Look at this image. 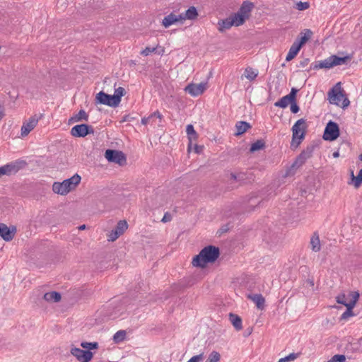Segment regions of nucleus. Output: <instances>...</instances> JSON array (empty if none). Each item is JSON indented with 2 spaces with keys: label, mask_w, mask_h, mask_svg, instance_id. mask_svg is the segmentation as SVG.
<instances>
[{
  "label": "nucleus",
  "mask_w": 362,
  "mask_h": 362,
  "mask_svg": "<svg viewBox=\"0 0 362 362\" xmlns=\"http://www.w3.org/2000/svg\"><path fill=\"white\" fill-rule=\"evenodd\" d=\"M327 95L331 104L341 106L343 108L350 105V101L344 93L339 82L329 90Z\"/></svg>",
  "instance_id": "7ed1b4c3"
},
{
  "label": "nucleus",
  "mask_w": 362,
  "mask_h": 362,
  "mask_svg": "<svg viewBox=\"0 0 362 362\" xmlns=\"http://www.w3.org/2000/svg\"><path fill=\"white\" fill-rule=\"evenodd\" d=\"M204 358V354H200L196 356H192L190 359L187 361V362H199L202 361Z\"/></svg>",
  "instance_id": "37998d69"
},
{
  "label": "nucleus",
  "mask_w": 362,
  "mask_h": 362,
  "mask_svg": "<svg viewBox=\"0 0 362 362\" xmlns=\"http://www.w3.org/2000/svg\"><path fill=\"white\" fill-rule=\"evenodd\" d=\"M151 116H152V118L153 119L154 117H157L159 119H162V115L158 112V111H156L154 112L153 113H152L151 115Z\"/></svg>",
  "instance_id": "8fccbe9b"
},
{
  "label": "nucleus",
  "mask_w": 362,
  "mask_h": 362,
  "mask_svg": "<svg viewBox=\"0 0 362 362\" xmlns=\"http://www.w3.org/2000/svg\"><path fill=\"white\" fill-rule=\"evenodd\" d=\"M332 156L334 158H338L339 156V151H334L332 154Z\"/></svg>",
  "instance_id": "3c124183"
},
{
  "label": "nucleus",
  "mask_w": 362,
  "mask_h": 362,
  "mask_svg": "<svg viewBox=\"0 0 362 362\" xmlns=\"http://www.w3.org/2000/svg\"><path fill=\"white\" fill-rule=\"evenodd\" d=\"M247 298L254 302L258 309L262 310L264 307L265 299L262 294L249 293L247 295Z\"/></svg>",
  "instance_id": "aec40b11"
},
{
  "label": "nucleus",
  "mask_w": 362,
  "mask_h": 362,
  "mask_svg": "<svg viewBox=\"0 0 362 362\" xmlns=\"http://www.w3.org/2000/svg\"><path fill=\"white\" fill-rule=\"evenodd\" d=\"M351 177L352 184L356 188H358L362 185V169H361L357 175H354V171H351Z\"/></svg>",
  "instance_id": "c85d7f7f"
},
{
  "label": "nucleus",
  "mask_w": 362,
  "mask_h": 362,
  "mask_svg": "<svg viewBox=\"0 0 362 362\" xmlns=\"http://www.w3.org/2000/svg\"><path fill=\"white\" fill-rule=\"evenodd\" d=\"M359 298V293L358 292H350L348 295L345 293L339 294L336 297V300L338 303L342 304L347 307V305L354 300V304L356 303Z\"/></svg>",
  "instance_id": "2eb2a0df"
},
{
  "label": "nucleus",
  "mask_w": 362,
  "mask_h": 362,
  "mask_svg": "<svg viewBox=\"0 0 362 362\" xmlns=\"http://www.w3.org/2000/svg\"><path fill=\"white\" fill-rule=\"evenodd\" d=\"M40 118V117L35 115L23 123L21 129L22 137L26 136L37 126Z\"/></svg>",
  "instance_id": "dca6fc26"
},
{
  "label": "nucleus",
  "mask_w": 362,
  "mask_h": 362,
  "mask_svg": "<svg viewBox=\"0 0 362 362\" xmlns=\"http://www.w3.org/2000/svg\"><path fill=\"white\" fill-rule=\"evenodd\" d=\"M95 101L97 103L105 105L110 107H115L118 106L114 96L112 95L107 94L103 91H100L96 95Z\"/></svg>",
  "instance_id": "4468645a"
},
{
  "label": "nucleus",
  "mask_w": 362,
  "mask_h": 362,
  "mask_svg": "<svg viewBox=\"0 0 362 362\" xmlns=\"http://www.w3.org/2000/svg\"><path fill=\"white\" fill-rule=\"evenodd\" d=\"M86 228V225H81L78 227L79 230H84Z\"/></svg>",
  "instance_id": "603ef678"
},
{
  "label": "nucleus",
  "mask_w": 362,
  "mask_h": 362,
  "mask_svg": "<svg viewBox=\"0 0 362 362\" xmlns=\"http://www.w3.org/2000/svg\"><path fill=\"white\" fill-rule=\"evenodd\" d=\"M334 362H345L346 357L344 355L337 354L332 357Z\"/></svg>",
  "instance_id": "c03bdc74"
},
{
  "label": "nucleus",
  "mask_w": 362,
  "mask_h": 362,
  "mask_svg": "<svg viewBox=\"0 0 362 362\" xmlns=\"http://www.w3.org/2000/svg\"><path fill=\"white\" fill-rule=\"evenodd\" d=\"M221 356L217 351H212L206 361L208 362H218L220 361Z\"/></svg>",
  "instance_id": "58836bf2"
},
{
  "label": "nucleus",
  "mask_w": 362,
  "mask_h": 362,
  "mask_svg": "<svg viewBox=\"0 0 362 362\" xmlns=\"http://www.w3.org/2000/svg\"><path fill=\"white\" fill-rule=\"evenodd\" d=\"M186 132L189 139H196L197 133L192 124H188L186 127Z\"/></svg>",
  "instance_id": "4c0bfd02"
},
{
  "label": "nucleus",
  "mask_w": 362,
  "mask_h": 362,
  "mask_svg": "<svg viewBox=\"0 0 362 362\" xmlns=\"http://www.w3.org/2000/svg\"><path fill=\"white\" fill-rule=\"evenodd\" d=\"M81 179L78 174H75L71 177L66 179L62 182H54L52 185V190L57 194L66 195L76 188L80 183Z\"/></svg>",
  "instance_id": "f03ea898"
},
{
  "label": "nucleus",
  "mask_w": 362,
  "mask_h": 362,
  "mask_svg": "<svg viewBox=\"0 0 362 362\" xmlns=\"http://www.w3.org/2000/svg\"><path fill=\"white\" fill-rule=\"evenodd\" d=\"M182 22L186 20H194L198 16L197 8L194 6H190L185 13H180Z\"/></svg>",
  "instance_id": "412c9836"
},
{
  "label": "nucleus",
  "mask_w": 362,
  "mask_h": 362,
  "mask_svg": "<svg viewBox=\"0 0 362 362\" xmlns=\"http://www.w3.org/2000/svg\"><path fill=\"white\" fill-rule=\"evenodd\" d=\"M245 177V175L243 173H239L238 174L231 173L230 178L235 181H241L243 180Z\"/></svg>",
  "instance_id": "79ce46f5"
},
{
  "label": "nucleus",
  "mask_w": 362,
  "mask_h": 362,
  "mask_svg": "<svg viewBox=\"0 0 362 362\" xmlns=\"http://www.w3.org/2000/svg\"><path fill=\"white\" fill-rule=\"evenodd\" d=\"M175 23H182V16L180 14L175 15L174 13H170L165 16L162 21V24L165 28H168Z\"/></svg>",
  "instance_id": "a211bd4d"
},
{
  "label": "nucleus",
  "mask_w": 362,
  "mask_h": 362,
  "mask_svg": "<svg viewBox=\"0 0 362 362\" xmlns=\"http://www.w3.org/2000/svg\"><path fill=\"white\" fill-rule=\"evenodd\" d=\"M93 132V128L86 124H77L71 129V134L74 137H84Z\"/></svg>",
  "instance_id": "9d476101"
},
{
  "label": "nucleus",
  "mask_w": 362,
  "mask_h": 362,
  "mask_svg": "<svg viewBox=\"0 0 362 362\" xmlns=\"http://www.w3.org/2000/svg\"><path fill=\"white\" fill-rule=\"evenodd\" d=\"M300 48V45H298L296 42H294L288 50V52L286 57V61L289 62L292 60L297 55Z\"/></svg>",
  "instance_id": "4be33fe9"
},
{
  "label": "nucleus",
  "mask_w": 362,
  "mask_h": 362,
  "mask_svg": "<svg viewBox=\"0 0 362 362\" xmlns=\"http://www.w3.org/2000/svg\"><path fill=\"white\" fill-rule=\"evenodd\" d=\"M327 362H334V361L333 358H331V359H329V360L328 361H327Z\"/></svg>",
  "instance_id": "5fc2aeb1"
},
{
  "label": "nucleus",
  "mask_w": 362,
  "mask_h": 362,
  "mask_svg": "<svg viewBox=\"0 0 362 362\" xmlns=\"http://www.w3.org/2000/svg\"><path fill=\"white\" fill-rule=\"evenodd\" d=\"M16 233V228H12L11 229L8 228L6 225L1 223V232L0 236L5 240V241H10L11 240Z\"/></svg>",
  "instance_id": "6ab92c4d"
},
{
  "label": "nucleus",
  "mask_w": 362,
  "mask_h": 362,
  "mask_svg": "<svg viewBox=\"0 0 362 362\" xmlns=\"http://www.w3.org/2000/svg\"><path fill=\"white\" fill-rule=\"evenodd\" d=\"M358 158L361 161H362V153L359 155Z\"/></svg>",
  "instance_id": "864d4df0"
},
{
  "label": "nucleus",
  "mask_w": 362,
  "mask_h": 362,
  "mask_svg": "<svg viewBox=\"0 0 362 362\" xmlns=\"http://www.w3.org/2000/svg\"><path fill=\"white\" fill-rule=\"evenodd\" d=\"M173 217L172 215L169 212H165L164 214V216L161 220L163 223H168L170 222L172 220Z\"/></svg>",
  "instance_id": "de8ad7c7"
},
{
  "label": "nucleus",
  "mask_w": 362,
  "mask_h": 362,
  "mask_svg": "<svg viewBox=\"0 0 362 362\" xmlns=\"http://www.w3.org/2000/svg\"><path fill=\"white\" fill-rule=\"evenodd\" d=\"M349 57H338L337 55H332L324 60L317 62L314 66L313 69H331L335 66L342 65L346 63L349 59Z\"/></svg>",
  "instance_id": "20e7f679"
},
{
  "label": "nucleus",
  "mask_w": 362,
  "mask_h": 362,
  "mask_svg": "<svg viewBox=\"0 0 362 362\" xmlns=\"http://www.w3.org/2000/svg\"><path fill=\"white\" fill-rule=\"evenodd\" d=\"M310 246H311V250L315 252H319L321 249V245H320V238H319V235L315 233L311 238H310Z\"/></svg>",
  "instance_id": "393cba45"
},
{
  "label": "nucleus",
  "mask_w": 362,
  "mask_h": 362,
  "mask_svg": "<svg viewBox=\"0 0 362 362\" xmlns=\"http://www.w3.org/2000/svg\"><path fill=\"white\" fill-rule=\"evenodd\" d=\"M258 75V71L252 67H247L244 71V76L252 81H254Z\"/></svg>",
  "instance_id": "c756f323"
},
{
  "label": "nucleus",
  "mask_w": 362,
  "mask_h": 362,
  "mask_svg": "<svg viewBox=\"0 0 362 362\" xmlns=\"http://www.w3.org/2000/svg\"><path fill=\"white\" fill-rule=\"evenodd\" d=\"M339 136V128L338 124L332 121H329L325 127L323 139L326 141H334Z\"/></svg>",
  "instance_id": "1a4fd4ad"
},
{
  "label": "nucleus",
  "mask_w": 362,
  "mask_h": 362,
  "mask_svg": "<svg viewBox=\"0 0 362 362\" xmlns=\"http://www.w3.org/2000/svg\"><path fill=\"white\" fill-rule=\"evenodd\" d=\"M297 91L298 90L296 88H292L291 92L288 95L282 97L274 103V106L281 108H286L288 104H291V102L295 100Z\"/></svg>",
  "instance_id": "f3484780"
},
{
  "label": "nucleus",
  "mask_w": 362,
  "mask_h": 362,
  "mask_svg": "<svg viewBox=\"0 0 362 362\" xmlns=\"http://www.w3.org/2000/svg\"><path fill=\"white\" fill-rule=\"evenodd\" d=\"M253 8V4L245 1L239 11L235 13L234 15L230 16L232 21L233 22V25L235 26H239L244 23L245 20L249 18L250 13Z\"/></svg>",
  "instance_id": "39448f33"
},
{
  "label": "nucleus",
  "mask_w": 362,
  "mask_h": 362,
  "mask_svg": "<svg viewBox=\"0 0 362 362\" xmlns=\"http://www.w3.org/2000/svg\"><path fill=\"white\" fill-rule=\"evenodd\" d=\"M159 45H156L153 47H146L141 52V54L145 57L150 55L151 53L157 51L158 48H159Z\"/></svg>",
  "instance_id": "e433bc0d"
},
{
  "label": "nucleus",
  "mask_w": 362,
  "mask_h": 362,
  "mask_svg": "<svg viewBox=\"0 0 362 362\" xmlns=\"http://www.w3.org/2000/svg\"><path fill=\"white\" fill-rule=\"evenodd\" d=\"M126 337V332L124 330H119L113 335V341L115 343L123 341Z\"/></svg>",
  "instance_id": "f704fd0d"
},
{
  "label": "nucleus",
  "mask_w": 362,
  "mask_h": 362,
  "mask_svg": "<svg viewBox=\"0 0 362 362\" xmlns=\"http://www.w3.org/2000/svg\"><path fill=\"white\" fill-rule=\"evenodd\" d=\"M312 151L307 150L306 151L302 152L298 157L296 158L294 165H301L305 160L311 156Z\"/></svg>",
  "instance_id": "a878e982"
},
{
  "label": "nucleus",
  "mask_w": 362,
  "mask_h": 362,
  "mask_svg": "<svg viewBox=\"0 0 362 362\" xmlns=\"http://www.w3.org/2000/svg\"><path fill=\"white\" fill-rule=\"evenodd\" d=\"M70 352L80 362H89L93 356L90 351H85L76 347H72Z\"/></svg>",
  "instance_id": "9b49d317"
},
{
  "label": "nucleus",
  "mask_w": 362,
  "mask_h": 362,
  "mask_svg": "<svg viewBox=\"0 0 362 362\" xmlns=\"http://www.w3.org/2000/svg\"><path fill=\"white\" fill-rule=\"evenodd\" d=\"M309 7V4L308 2H301L300 1L297 4V8L300 11L305 10Z\"/></svg>",
  "instance_id": "49530a36"
},
{
  "label": "nucleus",
  "mask_w": 362,
  "mask_h": 362,
  "mask_svg": "<svg viewBox=\"0 0 362 362\" xmlns=\"http://www.w3.org/2000/svg\"><path fill=\"white\" fill-rule=\"evenodd\" d=\"M88 115L83 110H81L77 114H76L71 118V120L74 122H78L82 120L88 121Z\"/></svg>",
  "instance_id": "7c9ffc66"
},
{
  "label": "nucleus",
  "mask_w": 362,
  "mask_h": 362,
  "mask_svg": "<svg viewBox=\"0 0 362 362\" xmlns=\"http://www.w3.org/2000/svg\"><path fill=\"white\" fill-rule=\"evenodd\" d=\"M124 93H125V90L122 87H119L115 89V93L112 95L114 96L117 105H119V104L120 103L121 98L124 95Z\"/></svg>",
  "instance_id": "72a5a7b5"
},
{
  "label": "nucleus",
  "mask_w": 362,
  "mask_h": 362,
  "mask_svg": "<svg viewBox=\"0 0 362 362\" xmlns=\"http://www.w3.org/2000/svg\"><path fill=\"white\" fill-rule=\"evenodd\" d=\"M105 157L109 162L115 163L119 165H124L127 161L124 153L116 150H106Z\"/></svg>",
  "instance_id": "6e6552de"
},
{
  "label": "nucleus",
  "mask_w": 362,
  "mask_h": 362,
  "mask_svg": "<svg viewBox=\"0 0 362 362\" xmlns=\"http://www.w3.org/2000/svg\"><path fill=\"white\" fill-rule=\"evenodd\" d=\"M300 38L297 39L295 42L298 45H300V47L303 46L313 35V32L310 29H305L303 32L300 33Z\"/></svg>",
  "instance_id": "b1692460"
},
{
  "label": "nucleus",
  "mask_w": 362,
  "mask_h": 362,
  "mask_svg": "<svg viewBox=\"0 0 362 362\" xmlns=\"http://www.w3.org/2000/svg\"><path fill=\"white\" fill-rule=\"evenodd\" d=\"M290 109L291 112L294 114L297 113L299 111L300 108L299 106L296 103V100L291 102Z\"/></svg>",
  "instance_id": "a18cd8bd"
},
{
  "label": "nucleus",
  "mask_w": 362,
  "mask_h": 362,
  "mask_svg": "<svg viewBox=\"0 0 362 362\" xmlns=\"http://www.w3.org/2000/svg\"><path fill=\"white\" fill-rule=\"evenodd\" d=\"M44 299L47 302H59L61 300V295L56 291L47 292L43 296Z\"/></svg>",
  "instance_id": "bb28decb"
},
{
  "label": "nucleus",
  "mask_w": 362,
  "mask_h": 362,
  "mask_svg": "<svg viewBox=\"0 0 362 362\" xmlns=\"http://www.w3.org/2000/svg\"><path fill=\"white\" fill-rule=\"evenodd\" d=\"M218 25L220 26L219 30L221 31L228 30L233 25H234L230 17L220 21L218 23Z\"/></svg>",
  "instance_id": "473e14b6"
},
{
  "label": "nucleus",
  "mask_w": 362,
  "mask_h": 362,
  "mask_svg": "<svg viewBox=\"0 0 362 362\" xmlns=\"http://www.w3.org/2000/svg\"><path fill=\"white\" fill-rule=\"evenodd\" d=\"M250 125L249 123L243 121H240L236 123L235 129H236V135H241L245 133L249 128Z\"/></svg>",
  "instance_id": "cd10ccee"
},
{
  "label": "nucleus",
  "mask_w": 362,
  "mask_h": 362,
  "mask_svg": "<svg viewBox=\"0 0 362 362\" xmlns=\"http://www.w3.org/2000/svg\"><path fill=\"white\" fill-rule=\"evenodd\" d=\"M298 356V354L291 353L289 355H288V356H285L284 358H280L278 362L293 361L295 359H296Z\"/></svg>",
  "instance_id": "a19ab883"
},
{
  "label": "nucleus",
  "mask_w": 362,
  "mask_h": 362,
  "mask_svg": "<svg viewBox=\"0 0 362 362\" xmlns=\"http://www.w3.org/2000/svg\"><path fill=\"white\" fill-rule=\"evenodd\" d=\"M219 249L215 246L209 245L204 247L192 260L194 267L204 268L208 263L214 262L219 257Z\"/></svg>",
  "instance_id": "f257e3e1"
},
{
  "label": "nucleus",
  "mask_w": 362,
  "mask_h": 362,
  "mask_svg": "<svg viewBox=\"0 0 362 362\" xmlns=\"http://www.w3.org/2000/svg\"><path fill=\"white\" fill-rule=\"evenodd\" d=\"M229 320L236 330L240 331L243 329L242 319L238 315L230 313Z\"/></svg>",
  "instance_id": "5701e85b"
},
{
  "label": "nucleus",
  "mask_w": 362,
  "mask_h": 362,
  "mask_svg": "<svg viewBox=\"0 0 362 362\" xmlns=\"http://www.w3.org/2000/svg\"><path fill=\"white\" fill-rule=\"evenodd\" d=\"M307 129L306 120L303 118L296 122L292 127V143L298 145L305 138Z\"/></svg>",
  "instance_id": "423d86ee"
},
{
  "label": "nucleus",
  "mask_w": 362,
  "mask_h": 362,
  "mask_svg": "<svg viewBox=\"0 0 362 362\" xmlns=\"http://www.w3.org/2000/svg\"><path fill=\"white\" fill-rule=\"evenodd\" d=\"M127 228L128 225L126 221H119L117 223L116 228L108 234V241L113 242L116 240L121 235L124 233Z\"/></svg>",
  "instance_id": "ddd939ff"
},
{
  "label": "nucleus",
  "mask_w": 362,
  "mask_h": 362,
  "mask_svg": "<svg viewBox=\"0 0 362 362\" xmlns=\"http://www.w3.org/2000/svg\"><path fill=\"white\" fill-rule=\"evenodd\" d=\"M206 362H208V361H206Z\"/></svg>",
  "instance_id": "4d7b16f0"
},
{
  "label": "nucleus",
  "mask_w": 362,
  "mask_h": 362,
  "mask_svg": "<svg viewBox=\"0 0 362 362\" xmlns=\"http://www.w3.org/2000/svg\"><path fill=\"white\" fill-rule=\"evenodd\" d=\"M81 346L90 351L91 349H97L98 344L97 342H81Z\"/></svg>",
  "instance_id": "ea45409f"
},
{
  "label": "nucleus",
  "mask_w": 362,
  "mask_h": 362,
  "mask_svg": "<svg viewBox=\"0 0 362 362\" xmlns=\"http://www.w3.org/2000/svg\"><path fill=\"white\" fill-rule=\"evenodd\" d=\"M26 165V162L23 160H17L0 167V177L2 175H11L18 172Z\"/></svg>",
  "instance_id": "0eeeda50"
},
{
  "label": "nucleus",
  "mask_w": 362,
  "mask_h": 362,
  "mask_svg": "<svg viewBox=\"0 0 362 362\" xmlns=\"http://www.w3.org/2000/svg\"><path fill=\"white\" fill-rule=\"evenodd\" d=\"M163 52V50L162 49L161 52H158V54H161Z\"/></svg>",
  "instance_id": "6e6d98bb"
},
{
  "label": "nucleus",
  "mask_w": 362,
  "mask_h": 362,
  "mask_svg": "<svg viewBox=\"0 0 362 362\" xmlns=\"http://www.w3.org/2000/svg\"><path fill=\"white\" fill-rule=\"evenodd\" d=\"M356 304H354V300L348 304L346 307V310L341 315V320H347L349 317L354 316V312L353 308L355 307Z\"/></svg>",
  "instance_id": "2f4dec72"
},
{
  "label": "nucleus",
  "mask_w": 362,
  "mask_h": 362,
  "mask_svg": "<svg viewBox=\"0 0 362 362\" xmlns=\"http://www.w3.org/2000/svg\"><path fill=\"white\" fill-rule=\"evenodd\" d=\"M207 88V83L202 82L200 83H189L187 85L185 90L193 97H197L202 95Z\"/></svg>",
  "instance_id": "f8f14e48"
},
{
  "label": "nucleus",
  "mask_w": 362,
  "mask_h": 362,
  "mask_svg": "<svg viewBox=\"0 0 362 362\" xmlns=\"http://www.w3.org/2000/svg\"><path fill=\"white\" fill-rule=\"evenodd\" d=\"M264 147V143L262 140H257V141L254 142L251 146H250V151L255 152L257 151H259L260 149H262Z\"/></svg>",
  "instance_id": "c9c22d12"
},
{
  "label": "nucleus",
  "mask_w": 362,
  "mask_h": 362,
  "mask_svg": "<svg viewBox=\"0 0 362 362\" xmlns=\"http://www.w3.org/2000/svg\"><path fill=\"white\" fill-rule=\"evenodd\" d=\"M153 123V118L151 115L147 117H143L141 119V124L144 125L148 124H152Z\"/></svg>",
  "instance_id": "09e8293b"
}]
</instances>
